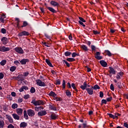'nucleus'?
<instances>
[{
    "label": "nucleus",
    "mask_w": 128,
    "mask_h": 128,
    "mask_svg": "<svg viewBox=\"0 0 128 128\" xmlns=\"http://www.w3.org/2000/svg\"><path fill=\"white\" fill-rule=\"evenodd\" d=\"M31 104H34V106H42V104H44V101L42 100H33Z\"/></svg>",
    "instance_id": "nucleus-1"
},
{
    "label": "nucleus",
    "mask_w": 128,
    "mask_h": 128,
    "mask_svg": "<svg viewBox=\"0 0 128 128\" xmlns=\"http://www.w3.org/2000/svg\"><path fill=\"white\" fill-rule=\"evenodd\" d=\"M36 82L39 86H46V83L42 82L40 80H36Z\"/></svg>",
    "instance_id": "nucleus-2"
},
{
    "label": "nucleus",
    "mask_w": 128,
    "mask_h": 128,
    "mask_svg": "<svg viewBox=\"0 0 128 128\" xmlns=\"http://www.w3.org/2000/svg\"><path fill=\"white\" fill-rule=\"evenodd\" d=\"M14 50H16V52H18V54H24V50H22V48L20 47L16 48H14Z\"/></svg>",
    "instance_id": "nucleus-3"
},
{
    "label": "nucleus",
    "mask_w": 128,
    "mask_h": 128,
    "mask_svg": "<svg viewBox=\"0 0 128 128\" xmlns=\"http://www.w3.org/2000/svg\"><path fill=\"white\" fill-rule=\"evenodd\" d=\"M27 112L29 116H34L36 114L34 111L32 109L28 110Z\"/></svg>",
    "instance_id": "nucleus-4"
},
{
    "label": "nucleus",
    "mask_w": 128,
    "mask_h": 128,
    "mask_svg": "<svg viewBox=\"0 0 128 128\" xmlns=\"http://www.w3.org/2000/svg\"><path fill=\"white\" fill-rule=\"evenodd\" d=\"M9 50H10V48H6V46H2L0 47V52H8Z\"/></svg>",
    "instance_id": "nucleus-5"
},
{
    "label": "nucleus",
    "mask_w": 128,
    "mask_h": 128,
    "mask_svg": "<svg viewBox=\"0 0 128 128\" xmlns=\"http://www.w3.org/2000/svg\"><path fill=\"white\" fill-rule=\"evenodd\" d=\"M30 36V33L26 31H22L18 34V36Z\"/></svg>",
    "instance_id": "nucleus-6"
},
{
    "label": "nucleus",
    "mask_w": 128,
    "mask_h": 128,
    "mask_svg": "<svg viewBox=\"0 0 128 128\" xmlns=\"http://www.w3.org/2000/svg\"><path fill=\"white\" fill-rule=\"evenodd\" d=\"M86 90L88 94H94V87L92 86L90 88H86Z\"/></svg>",
    "instance_id": "nucleus-7"
},
{
    "label": "nucleus",
    "mask_w": 128,
    "mask_h": 128,
    "mask_svg": "<svg viewBox=\"0 0 128 128\" xmlns=\"http://www.w3.org/2000/svg\"><path fill=\"white\" fill-rule=\"evenodd\" d=\"M95 58L96 60H102V56H100V52H96V54H95Z\"/></svg>",
    "instance_id": "nucleus-8"
},
{
    "label": "nucleus",
    "mask_w": 128,
    "mask_h": 128,
    "mask_svg": "<svg viewBox=\"0 0 128 128\" xmlns=\"http://www.w3.org/2000/svg\"><path fill=\"white\" fill-rule=\"evenodd\" d=\"M6 118L7 120H8L10 124H14V119H12V118L10 116L6 114Z\"/></svg>",
    "instance_id": "nucleus-9"
},
{
    "label": "nucleus",
    "mask_w": 128,
    "mask_h": 128,
    "mask_svg": "<svg viewBox=\"0 0 128 128\" xmlns=\"http://www.w3.org/2000/svg\"><path fill=\"white\" fill-rule=\"evenodd\" d=\"M22 112H24L22 108H18L16 110V114H18V116H22Z\"/></svg>",
    "instance_id": "nucleus-10"
},
{
    "label": "nucleus",
    "mask_w": 128,
    "mask_h": 128,
    "mask_svg": "<svg viewBox=\"0 0 128 128\" xmlns=\"http://www.w3.org/2000/svg\"><path fill=\"white\" fill-rule=\"evenodd\" d=\"M26 62H30V60L28 59H22L20 60L21 64H26Z\"/></svg>",
    "instance_id": "nucleus-11"
},
{
    "label": "nucleus",
    "mask_w": 128,
    "mask_h": 128,
    "mask_svg": "<svg viewBox=\"0 0 128 128\" xmlns=\"http://www.w3.org/2000/svg\"><path fill=\"white\" fill-rule=\"evenodd\" d=\"M50 4L52 5L53 6H60V4L58 2L54 1V0H52L50 2Z\"/></svg>",
    "instance_id": "nucleus-12"
},
{
    "label": "nucleus",
    "mask_w": 128,
    "mask_h": 128,
    "mask_svg": "<svg viewBox=\"0 0 128 128\" xmlns=\"http://www.w3.org/2000/svg\"><path fill=\"white\" fill-rule=\"evenodd\" d=\"M38 116H46V110H42L38 112Z\"/></svg>",
    "instance_id": "nucleus-13"
},
{
    "label": "nucleus",
    "mask_w": 128,
    "mask_h": 128,
    "mask_svg": "<svg viewBox=\"0 0 128 128\" xmlns=\"http://www.w3.org/2000/svg\"><path fill=\"white\" fill-rule=\"evenodd\" d=\"M86 86H88V84H86V82H84L83 85H82L80 88L82 90H84L86 88Z\"/></svg>",
    "instance_id": "nucleus-14"
},
{
    "label": "nucleus",
    "mask_w": 128,
    "mask_h": 128,
    "mask_svg": "<svg viewBox=\"0 0 128 128\" xmlns=\"http://www.w3.org/2000/svg\"><path fill=\"white\" fill-rule=\"evenodd\" d=\"M24 76L22 74L18 75L17 76V80L22 82V80H24Z\"/></svg>",
    "instance_id": "nucleus-15"
},
{
    "label": "nucleus",
    "mask_w": 128,
    "mask_h": 128,
    "mask_svg": "<svg viewBox=\"0 0 128 128\" xmlns=\"http://www.w3.org/2000/svg\"><path fill=\"white\" fill-rule=\"evenodd\" d=\"M100 64L101 66L104 68H106V66H108V63H106V62L104 60H100Z\"/></svg>",
    "instance_id": "nucleus-16"
},
{
    "label": "nucleus",
    "mask_w": 128,
    "mask_h": 128,
    "mask_svg": "<svg viewBox=\"0 0 128 128\" xmlns=\"http://www.w3.org/2000/svg\"><path fill=\"white\" fill-rule=\"evenodd\" d=\"M26 126H28V123L27 122H22L20 124V128H26Z\"/></svg>",
    "instance_id": "nucleus-17"
},
{
    "label": "nucleus",
    "mask_w": 128,
    "mask_h": 128,
    "mask_svg": "<svg viewBox=\"0 0 128 128\" xmlns=\"http://www.w3.org/2000/svg\"><path fill=\"white\" fill-rule=\"evenodd\" d=\"M110 68V70H109V72H110V74H116V70H114V68H112V67H109Z\"/></svg>",
    "instance_id": "nucleus-18"
},
{
    "label": "nucleus",
    "mask_w": 128,
    "mask_h": 128,
    "mask_svg": "<svg viewBox=\"0 0 128 128\" xmlns=\"http://www.w3.org/2000/svg\"><path fill=\"white\" fill-rule=\"evenodd\" d=\"M12 116H13V118H14V120H20V116H19L18 115L16 114H12Z\"/></svg>",
    "instance_id": "nucleus-19"
},
{
    "label": "nucleus",
    "mask_w": 128,
    "mask_h": 128,
    "mask_svg": "<svg viewBox=\"0 0 128 128\" xmlns=\"http://www.w3.org/2000/svg\"><path fill=\"white\" fill-rule=\"evenodd\" d=\"M46 8H48V10L50 12H53L54 14V12H56V11L52 7L46 6Z\"/></svg>",
    "instance_id": "nucleus-20"
},
{
    "label": "nucleus",
    "mask_w": 128,
    "mask_h": 128,
    "mask_svg": "<svg viewBox=\"0 0 128 128\" xmlns=\"http://www.w3.org/2000/svg\"><path fill=\"white\" fill-rule=\"evenodd\" d=\"M46 62L49 66H50L51 68H54V66H52V62H50V60H48V59H46Z\"/></svg>",
    "instance_id": "nucleus-21"
},
{
    "label": "nucleus",
    "mask_w": 128,
    "mask_h": 128,
    "mask_svg": "<svg viewBox=\"0 0 128 128\" xmlns=\"http://www.w3.org/2000/svg\"><path fill=\"white\" fill-rule=\"evenodd\" d=\"M81 48H82L84 52H88V48L86 45H82L81 46Z\"/></svg>",
    "instance_id": "nucleus-22"
},
{
    "label": "nucleus",
    "mask_w": 128,
    "mask_h": 128,
    "mask_svg": "<svg viewBox=\"0 0 128 128\" xmlns=\"http://www.w3.org/2000/svg\"><path fill=\"white\" fill-rule=\"evenodd\" d=\"M4 122L2 120H0V128H4Z\"/></svg>",
    "instance_id": "nucleus-23"
},
{
    "label": "nucleus",
    "mask_w": 128,
    "mask_h": 128,
    "mask_svg": "<svg viewBox=\"0 0 128 128\" xmlns=\"http://www.w3.org/2000/svg\"><path fill=\"white\" fill-rule=\"evenodd\" d=\"M49 96H53V98H56V93H54V92L52 91L50 92Z\"/></svg>",
    "instance_id": "nucleus-24"
},
{
    "label": "nucleus",
    "mask_w": 128,
    "mask_h": 128,
    "mask_svg": "<svg viewBox=\"0 0 128 128\" xmlns=\"http://www.w3.org/2000/svg\"><path fill=\"white\" fill-rule=\"evenodd\" d=\"M50 116L52 120H56V118H58V116L54 114H52Z\"/></svg>",
    "instance_id": "nucleus-25"
},
{
    "label": "nucleus",
    "mask_w": 128,
    "mask_h": 128,
    "mask_svg": "<svg viewBox=\"0 0 128 128\" xmlns=\"http://www.w3.org/2000/svg\"><path fill=\"white\" fill-rule=\"evenodd\" d=\"M24 118L26 120H28V113L26 112V110H24Z\"/></svg>",
    "instance_id": "nucleus-26"
},
{
    "label": "nucleus",
    "mask_w": 128,
    "mask_h": 128,
    "mask_svg": "<svg viewBox=\"0 0 128 128\" xmlns=\"http://www.w3.org/2000/svg\"><path fill=\"white\" fill-rule=\"evenodd\" d=\"M4 18H6V15L3 14L0 18L1 22H4Z\"/></svg>",
    "instance_id": "nucleus-27"
},
{
    "label": "nucleus",
    "mask_w": 128,
    "mask_h": 128,
    "mask_svg": "<svg viewBox=\"0 0 128 128\" xmlns=\"http://www.w3.org/2000/svg\"><path fill=\"white\" fill-rule=\"evenodd\" d=\"M49 108L52 110H56V107L54 106V105H49Z\"/></svg>",
    "instance_id": "nucleus-28"
},
{
    "label": "nucleus",
    "mask_w": 128,
    "mask_h": 128,
    "mask_svg": "<svg viewBox=\"0 0 128 128\" xmlns=\"http://www.w3.org/2000/svg\"><path fill=\"white\" fill-rule=\"evenodd\" d=\"M104 53L107 54L108 56H112V53L108 50H106Z\"/></svg>",
    "instance_id": "nucleus-29"
},
{
    "label": "nucleus",
    "mask_w": 128,
    "mask_h": 128,
    "mask_svg": "<svg viewBox=\"0 0 128 128\" xmlns=\"http://www.w3.org/2000/svg\"><path fill=\"white\" fill-rule=\"evenodd\" d=\"M15 20L17 22V28H20V18H16Z\"/></svg>",
    "instance_id": "nucleus-30"
},
{
    "label": "nucleus",
    "mask_w": 128,
    "mask_h": 128,
    "mask_svg": "<svg viewBox=\"0 0 128 128\" xmlns=\"http://www.w3.org/2000/svg\"><path fill=\"white\" fill-rule=\"evenodd\" d=\"M16 70V66H12L10 68V72H14V70Z\"/></svg>",
    "instance_id": "nucleus-31"
},
{
    "label": "nucleus",
    "mask_w": 128,
    "mask_h": 128,
    "mask_svg": "<svg viewBox=\"0 0 128 128\" xmlns=\"http://www.w3.org/2000/svg\"><path fill=\"white\" fill-rule=\"evenodd\" d=\"M28 25V22H26V21H24L23 22V24L22 26V28H25V26H26Z\"/></svg>",
    "instance_id": "nucleus-32"
},
{
    "label": "nucleus",
    "mask_w": 128,
    "mask_h": 128,
    "mask_svg": "<svg viewBox=\"0 0 128 128\" xmlns=\"http://www.w3.org/2000/svg\"><path fill=\"white\" fill-rule=\"evenodd\" d=\"M30 92H31V94H34V92H36V88L34 87H32L30 90Z\"/></svg>",
    "instance_id": "nucleus-33"
},
{
    "label": "nucleus",
    "mask_w": 128,
    "mask_h": 128,
    "mask_svg": "<svg viewBox=\"0 0 128 128\" xmlns=\"http://www.w3.org/2000/svg\"><path fill=\"white\" fill-rule=\"evenodd\" d=\"M72 86L74 88V90L76 92H78V90H76V84H74V83H72Z\"/></svg>",
    "instance_id": "nucleus-34"
},
{
    "label": "nucleus",
    "mask_w": 128,
    "mask_h": 128,
    "mask_svg": "<svg viewBox=\"0 0 128 128\" xmlns=\"http://www.w3.org/2000/svg\"><path fill=\"white\" fill-rule=\"evenodd\" d=\"M63 62H64V64H66V66H68V68H70V64L66 60H62Z\"/></svg>",
    "instance_id": "nucleus-35"
},
{
    "label": "nucleus",
    "mask_w": 128,
    "mask_h": 128,
    "mask_svg": "<svg viewBox=\"0 0 128 128\" xmlns=\"http://www.w3.org/2000/svg\"><path fill=\"white\" fill-rule=\"evenodd\" d=\"M66 60L68 62H74L76 60L74 58H68L66 59Z\"/></svg>",
    "instance_id": "nucleus-36"
},
{
    "label": "nucleus",
    "mask_w": 128,
    "mask_h": 128,
    "mask_svg": "<svg viewBox=\"0 0 128 128\" xmlns=\"http://www.w3.org/2000/svg\"><path fill=\"white\" fill-rule=\"evenodd\" d=\"M66 94L67 96H72V94L70 93V90H66Z\"/></svg>",
    "instance_id": "nucleus-37"
},
{
    "label": "nucleus",
    "mask_w": 128,
    "mask_h": 128,
    "mask_svg": "<svg viewBox=\"0 0 128 128\" xmlns=\"http://www.w3.org/2000/svg\"><path fill=\"white\" fill-rule=\"evenodd\" d=\"M12 108H14V110L16 108H18V104H12Z\"/></svg>",
    "instance_id": "nucleus-38"
},
{
    "label": "nucleus",
    "mask_w": 128,
    "mask_h": 128,
    "mask_svg": "<svg viewBox=\"0 0 128 128\" xmlns=\"http://www.w3.org/2000/svg\"><path fill=\"white\" fill-rule=\"evenodd\" d=\"M100 86H98V84L95 85V86L93 87V89H94V90H100Z\"/></svg>",
    "instance_id": "nucleus-39"
},
{
    "label": "nucleus",
    "mask_w": 128,
    "mask_h": 128,
    "mask_svg": "<svg viewBox=\"0 0 128 128\" xmlns=\"http://www.w3.org/2000/svg\"><path fill=\"white\" fill-rule=\"evenodd\" d=\"M0 64L1 66H4L6 64V60H2Z\"/></svg>",
    "instance_id": "nucleus-40"
},
{
    "label": "nucleus",
    "mask_w": 128,
    "mask_h": 128,
    "mask_svg": "<svg viewBox=\"0 0 128 128\" xmlns=\"http://www.w3.org/2000/svg\"><path fill=\"white\" fill-rule=\"evenodd\" d=\"M64 54H65L66 56H70V54H72V52H65Z\"/></svg>",
    "instance_id": "nucleus-41"
},
{
    "label": "nucleus",
    "mask_w": 128,
    "mask_h": 128,
    "mask_svg": "<svg viewBox=\"0 0 128 128\" xmlns=\"http://www.w3.org/2000/svg\"><path fill=\"white\" fill-rule=\"evenodd\" d=\"M1 32L2 34H6V30L4 28H2L1 29Z\"/></svg>",
    "instance_id": "nucleus-42"
},
{
    "label": "nucleus",
    "mask_w": 128,
    "mask_h": 128,
    "mask_svg": "<svg viewBox=\"0 0 128 128\" xmlns=\"http://www.w3.org/2000/svg\"><path fill=\"white\" fill-rule=\"evenodd\" d=\"M108 114L110 116V118H114H114H116V117L112 114Z\"/></svg>",
    "instance_id": "nucleus-43"
},
{
    "label": "nucleus",
    "mask_w": 128,
    "mask_h": 128,
    "mask_svg": "<svg viewBox=\"0 0 128 128\" xmlns=\"http://www.w3.org/2000/svg\"><path fill=\"white\" fill-rule=\"evenodd\" d=\"M79 20V22H86V20H84V18L82 17H80Z\"/></svg>",
    "instance_id": "nucleus-44"
},
{
    "label": "nucleus",
    "mask_w": 128,
    "mask_h": 128,
    "mask_svg": "<svg viewBox=\"0 0 128 128\" xmlns=\"http://www.w3.org/2000/svg\"><path fill=\"white\" fill-rule=\"evenodd\" d=\"M88 127V124H86V123H84L82 124V128H86Z\"/></svg>",
    "instance_id": "nucleus-45"
},
{
    "label": "nucleus",
    "mask_w": 128,
    "mask_h": 128,
    "mask_svg": "<svg viewBox=\"0 0 128 128\" xmlns=\"http://www.w3.org/2000/svg\"><path fill=\"white\" fill-rule=\"evenodd\" d=\"M2 42H8V38L6 37H3L2 38Z\"/></svg>",
    "instance_id": "nucleus-46"
},
{
    "label": "nucleus",
    "mask_w": 128,
    "mask_h": 128,
    "mask_svg": "<svg viewBox=\"0 0 128 128\" xmlns=\"http://www.w3.org/2000/svg\"><path fill=\"white\" fill-rule=\"evenodd\" d=\"M62 86L63 88H66V80H62Z\"/></svg>",
    "instance_id": "nucleus-47"
},
{
    "label": "nucleus",
    "mask_w": 128,
    "mask_h": 128,
    "mask_svg": "<svg viewBox=\"0 0 128 128\" xmlns=\"http://www.w3.org/2000/svg\"><path fill=\"white\" fill-rule=\"evenodd\" d=\"M110 88L111 90H114V84H110Z\"/></svg>",
    "instance_id": "nucleus-48"
},
{
    "label": "nucleus",
    "mask_w": 128,
    "mask_h": 128,
    "mask_svg": "<svg viewBox=\"0 0 128 128\" xmlns=\"http://www.w3.org/2000/svg\"><path fill=\"white\" fill-rule=\"evenodd\" d=\"M14 64L16 65V66H20V62L18 60H16L14 62Z\"/></svg>",
    "instance_id": "nucleus-49"
},
{
    "label": "nucleus",
    "mask_w": 128,
    "mask_h": 128,
    "mask_svg": "<svg viewBox=\"0 0 128 128\" xmlns=\"http://www.w3.org/2000/svg\"><path fill=\"white\" fill-rule=\"evenodd\" d=\"M45 36H46L47 38H48V40H50L51 38H50V36L48 34H45Z\"/></svg>",
    "instance_id": "nucleus-50"
},
{
    "label": "nucleus",
    "mask_w": 128,
    "mask_h": 128,
    "mask_svg": "<svg viewBox=\"0 0 128 128\" xmlns=\"http://www.w3.org/2000/svg\"><path fill=\"white\" fill-rule=\"evenodd\" d=\"M78 23L80 24H81V26H82L84 28L86 26V25L84 24V23L82 21H78Z\"/></svg>",
    "instance_id": "nucleus-51"
},
{
    "label": "nucleus",
    "mask_w": 128,
    "mask_h": 128,
    "mask_svg": "<svg viewBox=\"0 0 128 128\" xmlns=\"http://www.w3.org/2000/svg\"><path fill=\"white\" fill-rule=\"evenodd\" d=\"M100 98H104V92H100Z\"/></svg>",
    "instance_id": "nucleus-52"
},
{
    "label": "nucleus",
    "mask_w": 128,
    "mask_h": 128,
    "mask_svg": "<svg viewBox=\"0 0 128 128\" xmlns=\"http://www.w3.org/2000/svg\"><path fill=\"white\" fill-rule=\"evenodd\" d=\"M24 98L25 100H28V98H30V95L26 94L24 96Z\"/></svg>",
    "instance_id": "nucleus-53"
},
{
    "label": "nucleus",
    "mask_w": 128,
    "mask_h": 128,
    "mask_svg": "<svg viewBox=\"0 0 128 128\" xmlns=\"http://www.w3.org/2000/svg\"><path fill=\"white\" fill-rule=\"evenodd\" d=\"M40 108H42V110H44V107L40 106L36 107L35 108L36 110H40Z\"/></svg>",
    "instance_id": "nucleus-54"
},
{
    "label": "nucleus",
    "mask_w": 128,
    "mask_h": 128,
    "mask_svg": "<svg viewBox=\"0 0 128 128\" xmlns=\"http://www.w3.org/2000/svg\"><path fill=\"white\" fill-rule=\"evenodd\" d=\"M91 48H92V52H94V50H96V46L94 45H92Z\"/></svg>",
    "instance_id": "nucleus-55"
},
{
    "label": "nucleus",
    "mask_w": 128,
    "mask_h": 128,
    "mask_svg": "<svg viewBox=\"0 0 128 128\" xmlns=\"http://www.w3.org/2000/svg\"><path fill=\"white\" fill-rule=\"evenodd\" d=\"M54 100H56L57 102H60V98H58V97H56L55 96V98H54Z\"/></svg>",
    "instance_id": "nucleus-56"
},
{
    "label": "nucleus",
    "mask_w": 128,
    "mask_h": 128,
    "mask_svg": "<svg viewBox=\"0 0 128 128\" xmlns=\"http://www.w3.org/2000/svg\"><path fill=\"white\" fill-rule=\"evenodd\" d=\"M4 74L0 73V79L2 80L4 78Z\"/></svg>",
    "instance_id": "nucleus-57"
},
{
    "label": "nucleus",
    "mask_w": 128,
    "mask_h": 128,
    "mask_svg": "<svg viewBox=\"0 0 128 128\" xmlns=\"http://www.w3.org/2000/svg\"><path fill=\"white\" fill-rule=\"evenodd\" d=\"M120 116V114H115V118H118V116Z\"/></svg>",
    "instance_id": "nucleus-58"
},
{
    "label": "nucleus",
    "mask_w": 128,
    "mask_h": 128,
    "mask_svg": "<svg viewBox=\"0 0 128 128\" xmlns=\"http://www.w3.org/2000/svg\"><path fill=\"white\" fill-rule=\"evenodd\" d=\"M8 128H14V126L12 124H10L8 126Z\"/></svg>",
    "instance_id": "nucleus-59"
},
{
    "label": "nucleus",
    "mask_w": 128,
    "mask_h": 128,
    "mask_svg": "<svg viewBox=\"0 0 128 128\" xmlns=\"http://www.w3.org/2000/svg\"><path fill=\"white\" fill-rule=\"evenodd\" d=\"M107 101L106 100H102V104H106Z\"/></svg>",
    "instance_id": "nucleus-60"
},
{
    "label": "nucleus",
    "mask_w": 128,
    "mask_h": 128,
    "mask_svg": "<svg viewBox=\"0 0 128 128\" xmlns=\"http://www.w3.org/2000/svg\"><path fill=\"white\" fill-rule=\"evenodd\" d=\"M92 32H93V33L94 34H100V32L94 30Z\"/></svg>",
    "instance_id": "nucleus-61"
},
{
    "label": "nucleus",
    "mask_w": 128,
    "mask_h": 128,
    "mask_svg": "<svg viewBox=\"0 0 128 128\" xmlns=\"http://www.w3.org/2000/svg\"><path fill=\"white\" fill-rule=\"evenodd\" d=\"M124 128H128V124L126 122H124Z\"/></svg>",
    "instance_id": "nucleus-62"
},
{
    "label": "nucleus",
    "mask_w": 128,
    "mask_h": 128,
    "mask_svg": "<svg viewBox=\"0 0 128 128\" xmlns=\"http://www.w3.org/2000/svg\"><path fill=\"white\" fill-rule=\"evenodd\" d=\"M112 100V97L108 98H106L107 102H110Z\"/></svg>",
    "instance_id": "nucleus-63"
},
{
    "label": "nucleus",
    "mask_w": 128,
    "mask_h": 128,
    "mask_svg": "<svg viewBox=\"0 0 128 128\" xmlns=\"http://www.w3.org/2000/svg\"><path fill=\"white\" fill-rule=\"evenodd\" d=\"M11 96H16V94L15 92H12L11 93Z\"/></svg>",
    "instance_id": "nucleus-64"
}]
</instances>
